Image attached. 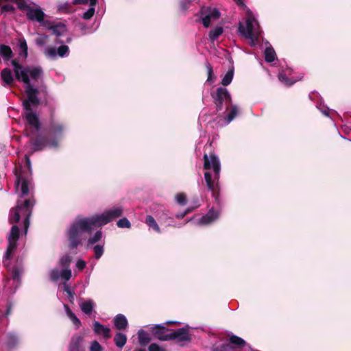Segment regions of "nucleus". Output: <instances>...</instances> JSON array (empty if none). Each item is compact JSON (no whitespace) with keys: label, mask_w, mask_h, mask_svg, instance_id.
<instances>
[{"label":"nucleus","mask_w":351,"mask_h":351,"mask_svg":"<svg viewBox=\"0 0 351 351\" xmlns=\"http://www.w3.org/2000/svg\"><path fill=\"white\" fill-rule=\"evenodd\" d=\"M39 104L38 97H34L31 95L23 101L24 110L23 117L25 120V134L30 138L32 153L40 151L46 146L58 147L64 131L62 124L53 121L49 130V135L51 139H48L42 134L39 114L36 112Z\"/></svg>","instance_id":"f257e3e1"},{"label":"nucleus","mask_w":351,"mask_h":351,"mask_svg":"<svg viewBox=\"0 0 351 351\" xmlns=\"http://www.w3.org/2000/svg\"><path fill=\"white\" fill-rule=\"evenodd\" d=\"M121 206H114L99 215L90 217H77L71 223L67 232L69 247L74 250L80 243V235L83 231L90 232L94 228L101 227L121 217L123 214Z\"/></svg>","instance_id":"f03ea898"},{"label":"nucleus","mask_w":351,"mask_h":351,"mask_svg":"<svg viewBox=\"0 0 351 351\" xmlns=\"http://www.w3.org/2000/svg\"><path fill=\"white\" fill-rule=\"evenodd\" d=\"M19 237V228L16 225H14L12 226L10 232L8 234V246L3 256V265L12 275V278H6L3 280V289L5 292L8 295L14 294L16 289L19 287L21 276L23 273V267L21 265L16 264L12 267L8 262L12 252L16 248Z\"/></svg>","instance_id":"7ed1b4c3"},{"label":"nucleus","mask_w":351,"mask_h":351,"mask_svg":"<svg viewBox=\"0 0 351 351\" xmlns=\"http://www.w3.org/2000/svg\"><path fill=\"white\" fill-rule=\"evenodd\" d=\"M12 65L14 68L16 78L19 81L23 82L25 85L27 97H29V95L38 97V90L32 86L29 78L36 82L42 79L43 76V69L40 66H23L16 60H12Z\"/></svg>","instance_id":"20e7f679"},{"label":"nucleus","mask_w":351,"mask_h":351,"mask_svg":"<svg viewBox=\"0 0 351 351\" xmlns=\"http://www.w3.org/2000/svg\"><path fill=\"white\" fill-rule=\"evenodd\" d=\"M204 168L207 171L204 173V178L208 189L213 195L218 191V181L219 179L221 166L218 157L214 154L204 155Z\"/></svg>","instance_id":"39448f33"},{"label":"nucleus","mask_w":351,"mask_h":351,"mask_svg":"<svg viewBox=\"0 0 351 351\" xmlns=\"http://www.w3.org/2000/svg\"><path fill=\"white\" fill-rule=\"evenodd\" d=\"M34 205V201L32 199H25L23 202L18 200L16 207L10 210L9 222L10 223H17L21 217H23V226L25 233L27 234Z\"/></svg>","instance_id":"423d86ee"},{"label":"nucleus","mask_w":351,"mask_h":351,"mask_svg":"<svg viewBox=\"0 0 351 351\" xmlns=\"http://www.w3.org/2000/svg\"><path fill=\"white\" fill-rule=\"evenodd\" d=\"M238 30L242 36L250 40V44L252 46L257 44L262 33L258 21L252 13L248 14L245 25L243 23L239 22Z\"/></svg>","instance_id":"0eeeda50"},{"label":"nucleus","mask_w":351,"mask_h":351,"mask_svg":"<svg viewBox=\"0 0 351 351\" xmlns=\"http://www.w3.org/2000/svg\"><path fill=\"white\" fill-rule=\"evenodd\" d=\"M92 229L90 232L88 231H83L80 235V243L82 239V234L84 232H86L89 234L88 239L87 240V243L86 245V249H93L95 253V257L96 259H99L104 252V245H105V238L101 230H97L94 233H93V230L95 229Z\"/></svg>","instance_id":"6e6552de"},{"label":"nucleus","mask_w":351,"mask_h":351,"mask_svg":"<svg viewBox=\"0 0 351 351\" xmlns=\"http://www.w3.org/2000/svg\"><path fill=\"white\" fill-rule=\"evenodd\" d=\"M216 110L224 114L232 103L231 95L226 88L219 87L215 93L212 94Z\"/></svg>","instance_id":"1a4fd4ad"},{"label":"nucleus","mask_w":351,"mask_h":351,"mask_svg":"<svg viewBox=\"0 0 351 351\" xmlns=\"http://www.w3.org/2000/svg\"><path fill=\"white\" fill-rule=\"evenodd\" d=\"M19 8L25 11L27 18L32 21L39 23L43 27H47V21H45V14L40 8H34L27 4H19Z\"/></svg>","instance_id":"9d476101"},{"label":"nucleus","mask_w":351,"mask_h":351,"mask_svg":"<svg viewBox=\"0 0 351 351\" xmlns=\"http://www.w3.org/2000/svg\"><path fill=\"white\" fill-rule=\"evenodd\" d=\"M203 26L208 28L211 23L216 21L221 16V13L217 8L203 7L199 12Z\"/></svg>","instance_id":"9b49d317"},{"label":"nucleus","mask_w":351,"mask_h":351,"mask_svg":"<svg viewBox=\"0 0 351 351\" xmlns=\"http://www.w3.org/2000/svg\"><path fill=\"white\" fill-rule=\"evenodd\" d=\"M31 184L32 181L29 176H25L21 173L16 175L15 186L16 190H19L20 188L21 193V194L19 195L20 198L23 197L29 193Z\"/></svg>","instance_id":"f8f14e48"},{"label":"nucleus","mask_w":351,"mask_h":351,"mask_svg":"<svg viewBox=\"0 0 351 351\" xmlns=\"http://www.w3.org/2000/svg\"><path fill=\"white\" fill-rule=\"evenodd\" d=\"M45 55L51 60H54L57 56L61 58L67 57L69 54V49L67 45H62L58 49L53 47H47L44 51Z\"/></svg>","instance_id":"ddd939ff"},{"label":"nucleus","mask_w":351,"mask_h":351,"mask_svg":"<svg viewBox=\"0 0 351 351\" xmlns=\"http://www.w3.org/2000/svg\"><path fill=\"white\" fill-rule=\"evenodd\" d=\"M170 340H177L179 343L189 341H191V335L189 333L188 329L181 328L170 332Z\"/></svg>","instance_id":"4468645a"},{"label":"nucleus","mask_w":351,"mask_h":351,"mask_svg":"<svg viewBox=\"0 0 351 351\" xmlns=\"http://www.w3.org/2000/svg\"><path fill=\"white\" fill-rule=\"evenodd\" d=\"M151 330L154 337L160 341H169L170 340V333H166L167 330H169L162 325H155L151 327Z\"/></svg>","instance_id":"2eb2a0df"},{"label":"nucleus","mask_w":351,"mask_h":351,"mask_svg":"<svg viewBox=\"0 0 351 351\" xmlns=\"http://www.w3.org/2000/svg\"><path fill=\"white\" fill-rule=\"evenodd\" d=\"M219 216V212L213 208L210 209L208 213L202 216L198 223L200 225H209L215 221Z\"/></svg>","instance_id":"dca6fc26"},{"label":"nucleus","mask_w":351,"mask_h":351,"mask_svg":"<svg viewBox=\"0 0 351 351\" xmlns=\"http://www.w3.org/2000/svg\"><path fill=\"white\" fill-rule=\"evenodd\" d=\"M93 330L97 335H102L105 339H109L111 337L110 328L104 326L97 321L93 323Z\"/></svg>","instance_id":"f3484780"},{"label":"nucleus","mask_w":351,"mask_h":351,"mask_svg":"<svg viewBox=\"0 0 351 351\" xmlns=\"http://www.w3.org/2000/svg\"><path fill=\"white\" fill-rule=\"evenodd\" d=\"M79 306L84 313L86 315H90L95 306V304L91 299H88L87 300H82L79 303Z\"/></svg>","instance_id":"a211bd4d"},{"label":"nucleus","mask_w":351,"mask_h":351,"mask_svg":"<svg viewBox=\"0 0 351 351\" xmlns=\"http://www.w3.org/2000/svg\"><path fill=\"white\" fill-rule=\"evenodd\" d=\"M45 27L51 29L53 34L57 36H60L63 35L67 30L66 25L61 23L52 25L48 21L47 27Z\"/></svg>","instance_id":"6ab92c4d"},{"label":"nucleus","mask_w":351,"mask_h":351,"mask_svg":"<svg viewBox=\"0 0 351 351\" xmlns=\"http://www.w3.org/2000/svg\"><path fill=\"white\" fill-rule=\"evenodd\" d=\"M1 77L3 81V86H10L14 80L12 71L10 69L8 68H5L1 71Z\"/></svg>","instance_id":"aec40b11"},{"label":"nucleus","mask_w":351,"mask_h":351,"mask_svg":"<svg viewBox=\"0 0 351 351\" xmlns=\"http://www.w3.org/2000/svg\"><path fill=\"white\" fill-rule=\"evenodd\" d=\"M115 327L118 330H123L128 326V320L125 315L123 314H118L114 319Z\"/></svg>","instance_id":"412c9836"},{"label":"nucleus","mask_w":351,"mask_h":351,"mask_svg":"<svg viewBox=\"0 0 351 351\" xmlns=\"http://www.w3.org/2000/svg\"><path fill=\"white\" fill-rule=\"evenodd\" d=\"M223 33V28L222 26H216L215 28L210 30L208 33V39L212 43H214L216 40H217L220 36Z\"/></svg>","instance_id":"4be33fe9"},{"label":"nucleus","mask_w":351,"mask_h":351,"mask_svg":"<svg viewBox=\"0 0 351 351\" xmlns=\"http://www.w3.org/2000/svg\"><path fill=\"white\" fill-rule=\"evenodd\" d=\"M12 51L9 46L5 45H0V56L4 61L10 60L12 57Z\"/></svg>","instance_id":"5701e85b"},{"label":"nucleus","mask_w":351,"mask_h":351,"mask_svg":"<svg viewBox=\"0 0 351 351\" xmlns=\"http://www.w3.org/2000/svg\"><path fill=\"white\" fill-rule=\"evenodd\" d=\"M127 337L122 332L116 333L114 337V342L119 348H122L126 343Z\"/></svg>","instance_id":"b1692460"},{"label":"nucleus","mask_w":351,"mask_h":351,"mask_svg":"<svg viewBox=\"0 0 351 351\" xmlns=\"http://www.w3.org/2000/svg\"><path fill=\"white\" fill-rule=\"evenodd\" d=\"M138 337L139 343L142 346H146L151 341V338H150L149 334L146 331H145L142 329L138 330Z\"/></svg>","instance_id":"393cba45"},{"label":"nucleus","mask_w":351,"mask_h":351,"mask_svg":"<svg viewBox=\"0 0 351 351\" xmlns=\"http://www.w3.org/2000/svg\"><path fill=\"white\" fill-rule=\"evenodd\" d=\"M145 223L149 226V228H152L156 232L160 233V229L155 220V219L152 215H147L145 218Z\"/></svg>","instance_id":"a878e982"},{"label":"nucleus","mask_w":351,"mask_h":351,"mask_svg":"<svg viewBox=\"0 0 351 351\" xmlns=\"http://www.w3.org/2000/svg\"><path fill=\"white\" fill-rule=\"evenodd\" d=\"M230 342L234 345L237 348H241L246 344L244 339L234 335L230 337Z\"/></svg>","instance_id":"bb28decb"},{"label":"nucleus","mask_w":351,"mask_h":351,"mask_svg":"<svg viewBox=\"0 0 351 351\" xmlns=\"http://www.w3.org/2000/svg\"><path fill=\"white\" fill-rule=\"evenodd\" d=\"M19 56L21 58H26L27 56V45L25 38L19 39Z\"/></svg>","instance_id":"cd10ccee"},{"label":"nucleus","mask_w":351,"mask_h":351,"mask_svg":"<svg viewBox=\"0 0 351 351\" xmlns=\"http://www.w3.org/2000/svg\"><path fill=\"white\" fill-rule=\"evenodd\" d=\"M276 54L274 49L270 46L265 50V59L267 62H271L276 59Z\"/></svg>","instance_id":"c85d7f7f"},{"label":"nucleus","mask_w":351,"mask_h":351,"mask_svg":"<svg viewBox=\"0 0 351 351\" xmlns=\"http://www.w3.org/2000/svg\"><path fill=\"white\" fill-rule=\"evenodd\" d=\"M64 306L68 317L70 318L72 322L76 326V327L78 328L81 324L80 320L77 317L75 313L71 311V310L67 305L64 304Z\"/></svg>","instance_id":"c756f323"},{"label":"nucleus","mask_w":351,"mask_h":351,"mask_svg":"<svg viewBox=\"0 0 351 351\" xmlns=\"http://www.w3.org/2000/svg\"><path fill=\"white\" fill-rule=\"evenodd\" d=\"M82 341V338L81 337L73 338L69 346V351H83L80 348Z\"/></svg>","instance_id":"7c9ffc66"},{"label":"nucleus","mask_w":351,"mask_h":351,"mask_svg":"<svg viewBox=\"0 0 351 351\" xmlns=\"http://www.w3.org/2000/svg\"><path fill=\"white\" fill-rule=\"evenodd\" d=\"M278 79L281 82H282L287 86H291L295 82H297V80H291V79L287 77L284 71H281L280 72H279Z\"/></svg>","instance_id":"2f4dec72"},{"label":"nucleus","mask_w":351,"mask_h":351,"mask_svg":"<svg viewBox=\"0 0 351 351\" xmlns=\"http://www.w3.org/2000/svg\"><path fill=\"white\" fill-rule=\"evenodd\" d=\"M234 76V71L233 69L229 70L226 75L223 77L221 80V84L223 86H226L229 85L233 79Z\"/></svg>","instance_id":"473e14b6"},{"label":"nucleus","mask_w":351,"mask_h":351,"mask_svg":"<svg viewBox=\"0 0 351 351\" xmlns=\"http://www.w3.org/2000/svg\"><path fill=\"white\" fill-rule=\"evenodd\" d=\"M18 343L17 337L13 333H9L8 335V339L6 341V345L9 349H11L14 347Z\"/></svg>","instance_id":"72a5a7b5"},{"label":"nucleus","mask_w":351,"mask_h":351,"mask_svg":"<svg viewBox=\"0 0 351 351\" xmlns=\"http://www.w3.org/2000/svg\"><path fill=\"white\" fill-rule=\"evenodd\" d=\"M206 67L207 73H208V78H207L206 82H208L209 84H213L215 79V77L214 76V72H213V67H212L211 64L208 62H206Z\"/></svg>","instance_id":"f704fd0d"},{"label":"nucleus","mask_w":351,"mask_h":351,"mask_svg":"<svg viewBox=\"0 0 351 351\" xmlns=\"http://www.w3.org/2000/svg\"><path fill=\"white\" fill-rule=\"evenodd\" d=\"M237 113H238L237 107L236 106H232L231 110H230V112L228 114L226 119L227 122L230 123V121H232L235 118Z\"/></svg>","instance_id":"c9c22d12"},{"label":"nucleus","mask_w":351,"mask_h":351,"mask_svg":"<svg viewBox=\"0 0 351 351\" xmlns=\"http://www.w3.org/2000/svg\"><path fill=\"white\" fill-rule=\"evenodd\" d=\"M61 271L59 269H53L49 274L50 278L52 281H57L60 278Z\"/></svg>","instance_id":"e433bc0d"},{"label":"nucleus","mask_w":351,"mask_h":351,"mask_svg":"<svg viewBox=\"0 0 351 351\" xmlns=\"http://www.w3.org/2000/svg\"><path fill=\"white\" fill-rule=\"evenodd\" d=\"M117 225L119 228H130V226H131V223H130V221L125 217L119 219L117 221Z\"/></svg>","instance_id":"4c0bfd02"},{"label":"nucleus","mask_w":351,"mask_h":351,"mask_svg":"<svg viewBox=\"0 0 351 351\" xmlns=\"http://www.w3.org/2000/svg\"><path fill=\"white\" fill-rule=\"evenodd\" d=\"M71 261V258L69 255H64L60 258L59 264L62 267H68Z\"/></svg>","instance_id":"58836bf2"},{"label":"nucleus","mask_w":351,"mask_h":351,"mask_svg":"<svg viewBox=\"0 0 351 351\" xmlns=\"http://www.w3.org/2000/svg\"><path fill=\"white\" fill-rule=\"evenodd\" d=\"M60 277L65 280H69L71 277V270L68 267L61 271Z\"/></svg>","instance_id":"ea45409f"},{"label":"nucleus","mask_w":351,"mask_h":351,"mask_svg":"<svg viewBox=\"0 0 351 351\" xmlns=\"http://www.w3.org/2000/svg\"><path fill=\"white\" fill-rule=\"evenodd\" d=\"M95 13V8L90 6V8L83 14V19L86 20L90 19Z\"/></svg>","instance_id":"a19ab883"},{"label":"nucleus","mask_w":351,"mask_h":351,"mask_svg":"<svg viewBox=\"0 0 351 351\" xmlns=\"http://www.w3.org/2000/svg\"><path fill=\"white\" fill-rule=\"evenodd\" d=\"M176 199V202L181 205H185L186 203V196L183 193L177 194Z\"/></svg>","instance_id":"79ce46f5"},{"label":"nucleus","mask_w":351,"mask_h":351,"mask_svg":"<svg viewBox=\"0 0 351 351\" xmlns=\"http://www.w3.org/2000/svg\"><path fill=\"white\" fill-rule=\"evenodd\" d=\"M90 351H102V348L101 345L97 341H93L91 343L90 347Z\"/></svg>","instance_id":"37998d69"},{"label":"nucleus","mask_w":351,"mask_h":351,"mask_svg":"<svg viewBox=\"0 0 351 351\" xmlns=\"http://www.w3.org/2000/svg\"><path fill=\"white\" fill-rule=\"evenodd\" d=\"M230 346L227 343H223L217 347H215L212 349V351H228Z\"/></svg>","instance_id":"c03bdc74"},{"label":"nucleus","mask_w":351,"mask_h":351,"mask_svg":"<svg viewBox=\"0 0 351 351\" xmlns=\"http://www.w3.org/2000/svg\"><path fill=\"white\" fill-rule=\"evenodd\" d=\"M149 351H165V349L159 346L157 343H152L148 348Z\"/></svg>","instance_id":"a18cd8bd"},{"label":"nucleus","mask_w":351,"mask_h":351,"mask_svg":"<svg viewBox=\"0 0 351 351\" xmlns=\"http://www.w3.org/2000/svg\"><path fill=\"white\" fill-rule=\"evenodd\" d=\"M193 208H187L186 209L185 211L182 212V213H178L176 217L178 218V219H182L183 217H184L188 213L192 212L193 210Z\"/></svg>","instance_id":"49530a36"},{"label":"nucleus","mask_w":351,"mask_h":351,"mask_svg":"<svg viewBox=\"0 0 351 351\" xmlns=\"http://www.w3.org/2000/svg\"><path fill=\"white\" fill-rule=\"evenodd\" d=\"M48 38L47 36H42L39 38H38L36 40V43L37 45H43L46 41H47V38Z\"/></svg>","instance_id":"de8ad7c7"},{"label":"nucleus","mask_w":351,"mask_h":351,"mask_svg":"<svg viewBox=\"0 0 351 351\" xmlns=\"http://www.w3.org/2000/svg\"><path fill=\"white\" fill-rule=\"evenodd\" d=\"M3 12H12L14 10V7L10 4L3 5L1 8Z\"/></svg>","instance_id":"09e8293b"},{"label":"nucleus","mask_w":351,"mask_h":351,"mask_svg":"<svg viewBox=\"0 0 351 351\" xmlns=\"http://www.w3.org/2000/svg\"><path fill=\"white\" fill-rule=\"evenodd\" d=\"M86 262L82 259H79L76 263V267L80 270L84 269L86 267Z\"/></svg>","instance_id":"8fccbe9b"},{"label":"nucleus","mask_w":351,"mask_h":351,"mask_svg":"<svg viewBox=\"0 0 351 351\" xmlns=\"http://www.w3.org/2000/svg\"><path fill=\"white\" fill-rule=\"evenodd\" d=\"M191 1V0H182L181 1V7H182V8L184 10H186V9H188L189 5Z\"/></svg>","instance_id":"3c124183"},{"label":"nucleus","mask_w":351,"mask_h":351,"mask_svg":"<svg viewBox=\"0 0 351 351\" xmlns=\"http://www.w3.org/2000/svg\"><path fill=\"white\" fill-rule=\"evenodd\" d=\"M320 106L321 104L319 106H317V108H319L324 115L328 116L330 110L328 107H324V108H322Z\"/></svg>","instance_id":"603ef678"},{"label":"nucleus","mask_w":351,"mask_h":351,"mask_svg":"<svg viewBox=\"0 0 351 351\" xmlns=\"http://www.w3.org/2000/svg\"><path fill=\"white\" fill-rule=\"evenodd\" d=\"M88 2V0H73V4H78V5L87 4Z\"/></svg>","instance_id":"864d4df0"},{"label":"nucleus","mask_w":351,"mask_h":351,"mask_svg":"<svg viewBox=\"0 0 351 351\" xmlns=\"http://www.w3.org/2000/svg\"><path fill=\"white\" fill-rule=\"evenodd\" d=\"M64 291L67 293L70 294V293L73 292L71 287L67 283H64Z\"/></svg>","instance_id":"5fc2aeb1"},{"label":"nucleus","mask_w":351,"mask_h":351,"mask_svg":"<svg viewBox=\"0 0 351 351\" xmlns=\"http://www.w3.org/2000/svg\"><path fill=\"white\" fill-rule=\"evenodd\" d=\"M25 162H26V164H27V169H28V170H30V169H31V162H30L29 156L25 155Z\"/></svg>","instance_id":"6e6d98bb"},{"label":"nucleus","mask_w":351,"mask_h":351,"mask_svg":"<svg viewBox=\"0 0 351 351\" xmlns=\"http://www.w3.org/2000/svg\"><path fill=\"white\" fill-rule=\"evenodd\" d=\"M74 295L75 294L73 292H71V293H70V294H68V300L71 303H73L75 300Z\"/></svg>","instance_id":"4d7b16f0"},{"label":"nucleus","mask_w":351,"mask_h":351,"mask_svg":"<svg viewBox=\"0 0 351 351\" xmlns=\"http://www.w3.org/2000/svg\"><path fill=\"white\" fill-rule=\"evenodd\" d=\"M11 308H12L11 304H8V307H7L6 313H5L6 316L10 313Z\"/></svg>","instance_id":"13d9d810"},{"label":"nucleus","mask_w":351,"mask_h":351,"mask_svg":"<svg viewBox=\"0 0 351 351\" xmlns=\"http://www.w3.org/2000/svg\"><path fill=\"white\" fill-rule=\"evenodd\" d=\"M97 2V0H90V6L95 7V5H96Z\"/></svg>","instance_id":"bf43d9fd"},{"label":"nucleus","mask_w":351,"mask_h":351,"mask_svg":"<svg viewBox=\"0 0 351 351\" xmlns=\"http://www.w3.org/2000/svg\"><path fill=\"white\" fill-rule=\"evenodd\" d=\"M237 3L239 5H243V0H235Z\"/></svg>","instance_id":"052dcab7"},{"label":"nucleus","mask_w":351,"mask_h":351,"mask_svg":"<svg viewBox=\"0 0 351 351\" xmlns=\"http://www.w3.org/2000/svg\"><path fill=\"white\" fill-rule=\"evenodd\" d=\"M167 324H179V322L176 321H168Z\"/></svg>","instance_id":"680f3d73"},{"label":"nucleus","mask_w":351,"mask_h":351,"mask_svg":"<svg viewBox=\"0 0 351 351\" xmlns=\"http://www.w3.org/2000/svg\"><path fill=\"white\" fill-rule=\"evenodd\" d=\"M55 42H56V43H58V44H62L63 43L62 40H61L58 38H57Z\"/></svg>","instance_id":"e2e57ef3"},{"label":"nucleus","mask_w":351,"mask_h":351,"mask_svg":"<svg viewBox=\"0 0 351 351\" xmlns=\"http://www.w3.org/2000/svg\"><path fill=\"white\" fill-rule=\"evenodd\" d=\"M71 41V38H68L66 40V43H69Z\"/></svg>","instance_id":"0e129e2a"},{"label":"nucleus","mask_w":351,"mask_h":351,"mask_svg":"<svg viewBox=\"0 0 351 351\" xmlns=\"http://www.w3.org/2000/svg\"><path fill=\"white\" fill-rule=\"evenodd\" d=\"M138 351H145L144 350H138Z\"/></svg>","instance_id":"69168bd1"}]
</instances>
